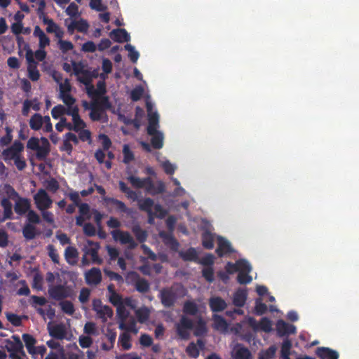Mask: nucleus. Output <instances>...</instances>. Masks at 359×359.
Listing matches in <instances>:
<instances>
[{
    "instance_id": "obj_1",
    "label": "nucleus",
    "mask_w": 359,
    "mask_h": 359,
    "mask_svg": "<svg viewBox=\"0 0 359 359\" xmlns=\"http://www.w3.org/2000/svg\"><path fill=\"white\" fill-rule=\"evenodd\" d=\"M32 302L31 304L34 308L39 315H40L44 320H46V316L52 320L55 316V311L51 306H49L46 311L38 306H42L47 303V299L44 297H39L32 295L31 297Z\"/></svg>"
},
{
    "instance_id": "obj_2",
    "label": "nucleus",
    "mask_w": 359,
    "mask_h": 359,
    "mask_svg": "<svg viewBox=\"0 0 359 359\" xmlns=\"http://www.w3.org/2000/svg\"><path fill=\"white\" fill-rule=\"evenodd\" d=\"M48 292L50 297L56 301L71 297L74 294L72 287L65 284L53 285L48 288Z\"/></svg>"
},
{
    "instance_id": "obj_3",
    "label": "nucleus",
    "mask_w": 359,
    "mask_h": 359,
    "mask_svg": "<svg viewBox=\"0 0 359 359\" xmlns=\"http://www.w3.org/2000/svg\"><path fill=\"white\" fill-rule=\"evenodd\" d=\"M100 248V245L98 242L87 240L86 244L84 245L82 248V251L86 256L91 257V262L93 264L100 265L102 264L103 260L98 255Z\"/></svg>"
},
{
    "instance_id": "obj_4",
    "label": "nucleus",
    "mask_w": 359,
    "mask_h": 359,
    "mask_svg": "<svg viewBox=\"0 0 359 359\" xmlns=\"http://www.w3.org/2000/svg\"><path fill=\"white\" fill-rule=\"evenodd\" d=\"M26 46L29 47L27 44ZM26 60L28 63V76L32 81H37L40 78V73L37 69V62L34 60L33 51L28 48L26 51Z\"/></svg>"
},
{
    "instance_id": "obj_5",
    "label": "nucleus",
    "mask_w": 359,
    "mask_h": 359,
    "mask_svg": "<svg viewBox=\"0 0 359 359\" xmlns=\"http://www.w3.org/2000/svg\"><path fill=\"white\" fill-rule=\"evenodd\" d=\"M159 298L164 307L171 308L177 300V294L173 287L163 288L160 291Z\"/></svg>"
},
{
    "instance_id": "obj_6",
    "label": "nucleus",
    "mask_w": 359,
    "mask_h": 359,
    "mask_svg": "<svg viewBox=\"0 0 359 359\" xmlns=\"http://www.w3.org/2000/svg\"><path fill=\"white\" fill-rule=\"evenodd\" d=\"M93 310L95 311L102 322H106L108 318L113 316V310L109 306L102 305V301L95 299L93 301Z\"/></svg>"
},
{
    "instance_id": "obj_7",
    "label": "nucleus",
    "mask_w": 359,
    "mask_h": 359,
    "mask_svg": "<svg viewBox=\"0 0 359 359\" xmlns=\"http://www.w3.org/2000/svg\"><path fill=\"white\" fill-rule=\"evenodd\" d=\"M34 199L36 207L40 210H44L46 209L49 208L53 203L52 199L48 195L47 192L43 189H40L38 190L37 193L34 195Z\"/></svg>"
},
{
    "instance_id": "obj_8",
    "label": "nucleus",
    "mask_w": 359,
    "mask_h": 359,
    "mask_svg": "<svg viewBox=\"0 0 359 359\" xmlns=\"http://www.w3.org/2000/svg\"><path fill=\"white\" fill-rule=\"evenodd\" d=\"M24 149V145L20 141L15 140L8 148L4 149L2 152L4 160L7 162L13 160L20 155V152Z\"/></svg>"
},
{
    "instance_id": "obj_9",
    "label": "nucleus",
    "mask_w": 359,
    "mask_h": 359,
    "mask_svg": "<svg viewBox=\"0 0 359 359\" xmlns=\"http://www.w3.org/2000/svg\"><path fill=\"white\" fill-rule=\"evenodd\" d=\"M111 234L114 240L119 241L121 244H128L131 250L135 249L137 246V243L128 231L114 230L111 232Z\"/></svg>"
},
{
    "instance_id": "obj_10",
    "label": "nucleus",
    "mask_w": 359,
    "mask_h": 359,
    "mask_svg": "<svg viewBox=\"0 0 359 359\" xmlns=\"http://www.w3.org/2000/svg\"><path fill=\"white\" fill-rule=\"evenodd\" d=\"M85 280L89 285H97L102 281V273L99 268L93 267L85 273Z\"/></svg>"
},
{
    "instance_id": "obj_11",
    "label": "nucleus",
    "mask_w": 359,
    "mask_h": 359,
    "mask_svg": "<svg viewBox=\"0 0 359 359\" xmlns=\"http://www.w3.org/2000/svg\"><path fill=\"white\" fill-rule=\"evenodd\" d=\"M231 357L233 359H252L250 351L241 344H237L234 346Z\"/></svg>"
},
{
    "instance_id": "obj_12",
    "label": "nucleus",
    "mask_w": 359,
    "mask_h": 359,
    "mask_svg": "<svg viewBox=\"0 0 359 359\" xmlns=\"http://www.w3.org/2000/svg\"><path fill=\"white\" fill-rule=\"evenodd\" d=\"M5 343V348L8 352H22L25 355L23 345L19 336L13 335L12 340L6 339Z\"/></svg>"
},
{
    "instance_id": "obj_13",
    "label": "nucleus",
    "mask_w": 359,
    "mask_h": 359,
    "mask_svg": "<svg viewBox=\"0 0 359 359\" xmlns=\"http://www.w3.org/2000/svg\"><path fill=\"white\" fill-rule=\"evenodd\" d=\"M217 244L218 245L215 252L219 257H222L225 255L231 254L233 252L230 242L222 236L218 237Z\"/></svg>"
},
{
    "instance_id": "obj_14",
    "label": "nucleus",
    "mask_w": 359,
    "mask_h": 359,
    "mask_svg": "<svg viewBox=\"0 0 359 359\" xmlns=\"http://www.w3.org/2000/svg\"><path fill=\"white\" fill-rule=\"evenodd\" d=\"M277 333L280 337H284L296 333V327L287 323L283 320H278L276 323Z\"/></svg>"
},
{
    "instance_id": "obj_15",
    "label": "nucleus",
    "mask_w": 359,
    "mask_h": 359,
    "mask_svg": "<svg viewBox=\"0 0 359 359\" xmlns=\"http://www.w3.org/2000/svg\"><path fill=\"white\" fill-rule=\"evenodd\" d=\"M109 36L118 43L128 42L130 40V36L125 29H114L109 33Z\"/></svg>"
},
{
    "instance_id": "obj_16",
    "label": "nucleus",
    "mask_w": 359,
    "mask_h": 359,
    "mask_svg": "<svg viewBox=\"0 0 359 359\" xmlns=\"http://www.w3.org/2000/svg\"><path fill=\"white\" fill-rule=\"evenodd\" d=\"M316 354L320 359H339L338 352L328 347L317 348Z\"/></svg>"
},
{
    "instance_id": "obj_17",
    "label": "nucleus",
    "mask_w": 359,
    "mask_h": 359,
    "mask_svg": "<svg viewBox=\"0 0 359 359\" xmlns=\"http://www.w3.org/2000/svg\"><path fill=\"white\" fill-rule=\"evenodd\" d=\"M31 204L29 199L18 198L14 205V210L18 215H23L30 210Z\"/></svg>"
},
{
    "instance_id": "obj_18",
    "label": "nucleus",
    "mask_w": 359,
    "mask_h": 359,
    "mask_svg": "<svg viewBox=\"0 0 359 359\" xmlns=\"http://www.w3.org/2000/svg\"><path fill=\"white\" fill-rule=\"evenodd\" d=\"M209 306L212 311L221 312L226 309L227 304L222 297H214L210 299Z\"/></svg>"
},
{
    "instance_id": "obj_19",
    "label": "nucleus",
    "mask_w": 359,
    "mask_h": 359,
    "mask_svg": "<svg viewBox=\"0 0 359 359\" xmlns=\"http://www.w3.org/2000/svg\"><path fill=\"white\" fill-rule=\"evenodd\" d=\"M127 180L131 184V185L136 189L145 188L146 184H149V187L151 186V177H149L141 179L130 175L127 177Z\"/></svg>"
},
{
    "instance_id": "obj_20",
    "label": "nucleus",
    "mask_w": 359,
    "mask_h": 359,
    "mask_svg": "<svg viewBox=\"0 0 359 359\" xmlns=\"http://www.w3.org/2000/svg\"><path fill=\"white\" fill-rule=\"evenodd\" d=\"M106 92V84L103 81H99L97 83V89H95L93 85L87 88V93L90 97H92L104 95Z\"/></svg>"
},
{
    "instance_id": "obj_21",
    "label": "nucleus",
    "mask_w": 359,
    "mask_h": 359,
    "mask_svg": "<svg viewBox=\"0 0 359 359\" xmlns=\"http://www.w3.org/2000/svg\"><path fill=\"white\" fill-rule=\"evenodd\" d=\"M149 124L147 128L148 135H154L158 131L157 128L158 127L159 116L157 112L149 113L148 114Z\"/></svg>"
},
{
    "instance_id": "obj_22",
    "label": "nucleus",
    "mask_w": 359,
    "mask_h": 359,
    "mask_svg": "<svg viewBox=\"0 0 359 359\" xmlns=\"http://www.w3.org/2000/svg\"><path fill=\"white\" fill-rule=\"evenodd\" d=\"M65 258L69 264H76L79 258L78 250L75 247L68 246L65 250Z\"/></svg>"
},
{
    "instance_id": "obj_23",
    "label": "nucleus",
    "mask_w": 359,
    "mask_h": 359,
    "mask_svg": "<svg viewBox=\"0 0 359 359\" xmlns=\"http://www.w3.org/2000/svg\"><path fill=\"white\" fill-rule=\"evenodd\" d=\"M151 187H149V184H146L145 187V190L148 194L154 196L165 192V186L164 182L162 181H158L156 184H154L153 180L151 179Z\"/></svg>"
},
{
    "instance_id": "obj_24",
    "label": "nucleus",
    "mask_w": 359,
    "mask_h": 359,
    "mask_svg": "<svg viewBox=\"0 0 359 359\" xmlns=\"http://www.w3.org/2000/svg\"><path fill=\"white\" fill-rule=\"evenodd\" d=\"M49 334L55 339H63L66 336V330L62 324H57L48 327Z\"/></svg>"
},
{
    "instance_id": "obj_25",
    "label": "nucleus",
    "mask_w": 359,
    "mask_h": 359,
    "mask_svg": "<svg viewBox=\"0 0 359 359\" xmlns=\"http://www.w3.org/2000/svg\"><path fill=\"white\" fill-rule=\"evenodd\" d=\"M0 204L4 210L3 220L13 219V210H12L13 204L10 201V200L8 198H3L1 201Z\"/></svg>"
},
{
    "instance_id": "obj_26",
    "label": "nucleus",
    "mask_w": 359,
    "mask_h": 359,
    "mask_svg": "<svg viewBox=\"0 0 359 359\" xmlns=\"http://www.w3.org/2000/svg\"><path fill=\"white\" fill-rule=\"evenodd\" d=\"M22 339L28 353L31 355L36 354L37 353L35 348L36 339L32 335L26 333L22 334Z\"/></svg>"
},
{
    "instance_id": "obj_27",
    "label": "nucleus",
    "mask_w": 359,
    "mask_h": 359,
    "mask_svg": "<svg viewBox=\"0 0 359 359\" xmlns=\"http://www.w3.org/2000/svg\"><path fill=\"white\" fill-rule=\"evenodd\" d=\"M104 335L109 341L110 344L108 345L105 343H102L101 346L104 351H108L114 347L116 339V332L113 329L107 328Z\"/></svg>"
},
{
    "instance_id": "obj_28",
    "label": "nucleus",
    "mask_w": 359,
    "mask_h": 359,
    "mask_svg": "<svg viewBox=\"0 0 359 359\" xmlns=\"http://www.w3.org/2000/svg\"><path fill=\"white\" fill-rule=\"evenodd\" d=\"M97 99L93 101V105H95L102 111L106 112L107 109H109L111 107V102L109 97L105 95L100 97H95Z\"/></svg>"
},
{
    "instance_id": "obj_29",
    "label": "nucleus",
    "mask_w": 359,
    "mask_h": 359,
    "mask_svg": "<svg viewBox=\"0 0 359 359\" xmlns=\"http://www.w3.org/2000/svg\"><path fill=\"white\" fill-rule=\"evenodd\" d=\"M138 205L140 210L147 212L149 216L153 215L152 208L154 205L153 199L150 198H145L144 199L140 200Z\"/></svg>"
},
{
    "instance_id": "obj_30",
    "label": "nucleus",
    "mask_w": 359,
    "mask_h": 359,
    "mask_svg": "<svg viewBox=\"0 0 359 359\" xmlns=\"http://www.w3.org/2000/svg\"><path fill=\"white\" fill-rule=\"evenodd\" d=\"M247 292L244 290H238L233 294V304L237 307H242L245 304Z\"/></svg>"
},
{
    "instance_id": "obj_31",
    "label": "nucleus",
    "mask_w": 359,
    "mask_h": 359,
    "mask_svg": "<svg viewBox=\"0 0 359 359\" xmlns=\"http://www.w3.org/2000/svg\"><path fill=\"white\" fill-rule=\"evenodd\" d=\"M182 311L186 315L196 316L198 313V306L195 302L187 300L184 303Z\"/></svg>"
},
{
    "instance_id": "obj_32",
    "label": "nucleus",
    "mask_w": 359,
    "mask_h": 359,
    "mask_svg": "<svg viewBox=\"0 0 359 359\" xmlns=\"http://www.w3.org/2000/svg\"><path fill=\"white\" fill-rule=\"evenodd\" d=\"M104 201L112 205H114L116 210V211L122 212V213H127L129 212V209L127 208L126 205L114 198H104Z\"/></svg>"
},
{
    "instance_id": "obj_33",
    "label": "nucleus",
    "mask_w": 359,
    "mask_h": 359,
    "mask_svg": "<svg viewBox=\"0 0 359 359\" xmlns=\"http://www.w3.org/2000/svg\"><path fill=\"white\" fill-rule=\"evenodd\" d=\"M181 258L185 262H198V254L195 248H190L186 251L180 253Z\"/></svg>"
},
{
    "instance_id": "obj_34",
    "label": "nucleus",
    "mask_w": 359,
    "mask_h": 359,
    "mask_svg": "<svg viewBox=\"0 0 359 359\" xmlns=\"http://www.w3.org/2000/svg\"><path fill=\"white\" fill-rule=\"evenodd\" d=\"M132 232L135 235L136 239L140 243H144L148 237L147 231L142 229L139 224H135L132 227Z\"/></svg>"
},
{
    "instance_id": "obj_35",
    "label": "nucleus",
    "mask_w": 359,
    "mask_h": 359,
    "mask_svg": "<svg viewBox=\"0 0 359 359\" xmlns=\"http://www.w3.org/2000/svg\"><path fill=\"white\" fill-rule=\"evenodd\" d=\"M201 238L202 245L204 248L212 250L214 248V237L209 231H204L202 233Z\"/></svg>"
},
{
    "instance_id": "obj_36",
    "label": "nucleus",
    "mask_w": 359,
    "mask_h": 359,
    "mask_svg": "<svg viewBox=\"0 0 359 359\" xmlns=\"http://www.w3.org/2000/svg\"><path fill=\"white\" fill-rule=\"evenodd\" d=\"M130 341L131 337L130 334L128 332H123L118 337V343L122 347L123 350L128 351L132 347Z\"/></svg>"
},
{
    "instance_id": "obj_37",
    "label": "nucleus",
    "mask_w": 359,
    "mask_h": 359,
    "mask_svg": "<svg viewBox=\"0 0 359 359\" xmlns=\"http://www.w3.org/2000/svg\"><path fill=\"white\" fill-rule=\"evenodd\" d=\"M43 126L42 116L36 113L33 114L29 119V126L33 130H39Z\"/></svg>"
},
{
    "instance_id": "obj_38",
    "label": "nucleus",
    "mask_w": 359,
    "mask_h": 359,
    "mask_svg": "<svg viewBox=\"0 0 359 359\" xmlns=\"http://www.w3.org/2000/svg\"><path fill=\"white\" fill-rule=\"evenodd\" d=\"M118 187H119L120 191L122 193L125 194L128 198L132 199L133 201L137 200V194L136 191L130 189L124 182L119 181Z\"/></svg>"
},
{
    "instance_id": "obj_39",
    "label": "nucleus",
    "mask_w": 359,
    "mask_h": 359,
    "mask_svg": "<svg viewBox=\"0 0 359 359\" xmlns=\"http://www.w3.org/2000/svg\"><path fill=\"white\" fill-rule=\"evenodd\" d=\"M136 290L140 293H146L150 289V285L147 280L143 278H138L135 283Z\"/></svg>"
},
{
    "instance_id": "obj_40",
    "label": "nucleus",
    "mask_w": 359,
    "mask_h": 359,
    "mask_svg": "<svg viewBox=\"0 0 359 359\" xmlns=\"http://www.w3.org/2000/svg\"><path fill=\"white\" fill-rule=\"evenodd\" d=\"M93 77H95V76L89 70L86 69L78 76V81L88 88L90 86H92L91 82Z\"/></svg>"
},
{
    "instance_id": "obj_41",
    "label": "nucleus",
    "mask_w": 359,
    "mask_h": 359,
    "mask_svg": "<svg viewBox=\"0 0 359 359\" xmlns=\"http://www.w3.org/2000/svg\"><path fill=\"white\" fill-rule=\"evenodd\" d=\"M214 327L218 330L225 331L227 330L228 323L222 316L219 315L213 316Z\"/></svg>"
},
{
    "instance_id": "obj_42",
    "label": "nucleus",
    "mask_w": 359,
    "mask_h": 359,
    "mask_svg": "<svg viewBox=\"0 0 359 359\" xmlns=\"http://www.w3.org/2000/svg\"><path fill=\"white\" fill-rule=\"evenodd\" d=\"M152 136L151 139V143L152 147L156 149H160L163 146V134L157 131L156 133L151 135Z\"/></svg>"
},
{
    "instance_id": "obj_43",
    "label": "nucleus",
    "mask_w": 359,
    "mask_h": 359,
    "mask_svg": "<svg viewBox=\"0 0 359 359\" xmlns=\"http://www.w3.org/2000/svg\"><path fill=\"white\" fill-rule=\"evenodd\" d=\"M22 234L27 240L34 239L36 235V227L31 224H25L22 229Z\"/></svg>"
},
{
    "instance_id": "obj_44",
    "label": "nucleus",
    "mask_w": 359,
    "mask_h": 359,
    "mask_svg": "<svg viewBox=\"0 0 359 359\" xmlns=\"http://www.w3.org/2000/svg\"><path fill=\"white\" fill-rule=\"evenodd\" d=\"M276 348L271 346L266 350L261 351L258 355V359H273L275 357Z\"/></svg>"
},
{
    "instance_id": "obj_45",
    "label": "nucleus",
    "mask_w": 359,
    "mask_h": 359,
    "mask_svg": "<svg viewBox=\"0 0 359 359\" xmlns=\"http://www.w3.org/2000/svg\"><path fill=\"white\" fill-rule=\"evenodd\" d=\"M267 311V306L266 304L262 302L261 299H257L255 300V306L254 308V313L257 316H262Z\"/></svg>"
},
{
    "instance_id": "obj_46",
    "label": "nucleus",
    "mask_w": 359,
    "mask_h": 359,
    "mask_svg": "<svg viewBox=\"0 0 359 359\" xmlns=\"http://www.w3.org/2000/svg\"><path fill=\"white\" fill-rule=\"evenodd\" d=\"M106 115V112L102 111L95 105L93 106V109L90 110L89 116L93 121H101L103 115Z\"/></svg>"
},
{
    "instance_id": "obj_47",
    "label": "nucleus",
    "mask_w": 359,
    "mask_h": 359,
    "mask_svg": "<svg viewBox=\"0 0 359 359\" xmlns=\"http://www.w3.org/2000/svg\"><path fill=\"white\" fill-rule=\"evenodd\" d=\"M60 306L62 311L69 316H72L75 311L74 306L70 301H62L60 303Z\"/></svg>"
},
{
    "instance_id": "obj_48",
    "label": "nucleus",
    "mask_w": 359,
    "mask_h": 359,
    "mask_svg": "<svg viewBox=\"0 0 359 359\" xmlns=\"http://www.w3.org/2000/svg\"><path fill=\"white\" fill-rule=\"evenodd\" d=\"M123 159L125 164H128L135 158L133 152L130 150L129 145L124 144L123 147Z\"/></svg>"
},
{
    "instance_id": "obj_49",
    "label": "nucleus",
    "mask_w": 359,
    "mask_h": 359,
    "mask_svg": "<svg viewBox=\"0 0 359 359\" xmlns=\"http://www.w3.org/2000/svg\"><path fill=\"white\" fill-rule=\"evenodd\" d=\"M197 263L206 267H213L215 257L212 254H207L201 259H198Z\"/></svg>"
},
{
    "instance_id": "obj_50",
    "label": "nucleus",
    "mask_w": 359,
    "mask_h": 359,
    "mask_svg": "<svg viewBox=\"0 0 359 359\" xmlns=\"http://www.w3.org/2000/svg\"><path fill=\"white\" fill-rule=\"evenodd\" d=\"M186 352L187 355L191 358H196L199 356L200 351L198 348L197 345L194 343L191 342L186 348Z\"/></svg>"
},
{
    "instance_id": "obj_51",
    "label": "nucleus",
    "mask_w": 359,
    "mask_h": 359,
    "mask_svg": "<svg viewBox=\"0 0 359 359\" xmlns=\"http://www.w3.org/2000/svg\"><path fill=\"white\" fill-rule=\"evenodd\" d=\"M43 22L45 25H47L46 32L48 33H54L58 29L59 26L54 22L52 19L48 18L46 16H43Z\"/></svg>"
},
{
    "instance_id": "obj_52",
    "label": "nucleus",
    "mask_w": 359,
    "mask_h": 359,
    "mask_svg": "<svg viewBox=\"0 0 359 359\" xmlns=\"http://www.w3.org/2000/svg\"><path fill=\"white\" fill-rule=\"evenodd\" d=\"M5 130H6V135H4L0 138V144L1 146L8 145L13 140L12 129L10 127L6 126L5 128Z\"/></svg>"
},
{
    "instance_id": "obj_53",
    "label": "nucleus",
    "mask_w": 359,
    "mask_h": 359,
    "mask_svg": "<svg viewBox=\"0 0 359 359\" xmlns=\"http://www.w3.org/2000/svg\"><path fill=\"white\" fill-rule=\"evenodd\" d=\"M176 325L191 330L194 328V322L188 317L182 316L180 318V322Z\"/></svg>"
},
{
    "instance_id": "obj_54",
    "label": "nucleus",
    "mask_w": 359,
    "mask_h": 359,
    "mask_svg": "<svg viewBox=\"0 0 359 359\" xmlns=\"http://www.w3.org/2000/svg\"><path fill=\"white\" fill-rule=\"evenodd\" d=\"M125 49L128 51V57H130V60L133 63L137 62V61L140 57V54H139L138 51L135 50V48L129 43H127L125 46Z\"/></svg>"
},
{
    "instance_id": "obj_55",
    "label": "nucleus",
    "mask_w": 359,
    "mask_h": 359,
    "mask_svg": "<svg viewBox=\"0 0 359 359\" xmlns=\"http://www.w3.org/2000/svg\"><path fill=\"white\" fill-rule=\"evenodd\" d=\"M6 316L7 320L15 327H19L22 325V318L17 314L12 313H6Z\"/></svg>"
},
{
    "instance_id": "obj_56",
    "label": "nucleus",
    "mask_w": 359,
    "mask_h": 359,
    "mask_svg": "<svg viewBox=\"0 0 359 359\" xmlns=\"http://www.w3.org/2000/svg\"><path fill=\"white\" fill-rule=\"evenodd\" d=\"M202 276L209 283H212L214 278V269L213 267H205L202 270Z\"/></svg>"
},
{
    "instance_id": "obj_57",
    "label": "nucleus",
    "mask_w": 359,
    "mask_h": 359,
    "mask_svg": "<svg viewBox=\"0 0 359 359\" xmlns=\"http://www.w3.org/2000/svg\"><path fill=\"white\" fill-rule=\"evenodd\" d=\"M259 329L265 332H271L272 330L271 321L266 317L262 318L259 323Z\"/></svg>"
},
{
    "instance_id": "obj_58",
    "label": "nucleus",
    "mask_w": 359,
    "mask_h": 359,
    "mask_svg": "<svg viewBox=\"0 0 359 359\" xmlns=\"http://www.w3.org/2000/svg\"><path fill=\"white\" fill-rule=\"evenodd\" d=\"M35 151H36L37 159L42 161L44 160L49 154L50 147L39 145L37 149H36Z\"/></svg>"
},
{
    "instance_id": "obj_59",
    "label": "nucleus",
    "mask_w": 359,
    "mask_h": 359,
    "mask_svg": "<svg viewBox=\"0 0 359 359\" xmlns=\"http://www.w3.org/2000/svg\"><path fill=\"white\" fill-rule=\"evenodd\" d=\"M65 114V107L62 104L55 106L51 110V115L54 119H58Z\"/></svg>"
},
{
    "instance_id": "obj_60",
    "label": "nucleus",
    "mask_w": 359,
    "mask_h": 359,
    "mask_svg": "<svg viewBox=\"0 0 359 359\" xmlns=\"http://www.w3.org/2000/svg\"><path fill=\"white\" fill-rule=\"evenodd\" d=\"M136 316L140 323L146 322L149 318V311L148 309H140L135 312Z\"/></svg>"
},
{
    "instance_id": "obj_61",
    "label": "nucleus",
    "mask_w": 359,
    "mask_h": 359,
    "mask_svg": "<svg viewBox=\"0 0 359 359\" xmlns=\"http://www.w3.org/2000/svg\"><path fill=\"white\" fill-rule=\"evenodd\" d=\"M79 138L81 142H88L89 144L92 142L91 133L89 130L83 129L77 132Z\"/></svg>"
},
{
    "instance_id": "obj_62",
    "label": "nucleus",
    "mask_w": 359,
    "mask_h": 359,
    "mask_svg": "<svg viewBox=\"0 0 359 359\" xmlns=\"http://www.w3.org/2000/svg\"><path fill=\"white\" fill-rule=\"evenodd\" d=\"M27 217L29 224H38L41 222L39 215L34 210H29L27 212Z\"/></svg>"
},
{
    "instance_id": "obj_63",
    "label": "nucleus",
    "mask_w": 359,
    "mask_h": 359,
    "mask_svg": "<svg viewBox=\"0 0 359 359\" xmlns=\"http://www.w3.org/2000/svg\"><path fill=\"white\" fill-rule=\"evenodd\" d=\"M248 273H249L239 271L237 276V281L242 285L250 283L252 281V278Z\"/></svg>"
},
{
    "instance_id": "obj_64",
    "label": "nucleus",
    "mask_w": 359,
    "mask_h": 359,
    "mask_svg": "<svg viewBox=\"0 0 359 359\" xmlns=\"http://www.w3.org/2000/svg\"><path fill=\"white\" fill-rule=\"evenodd\" d=\"M83 231L86 236L92 237L96 235V229L91 223L84 224Z\"/></svg>"
}]
</instances>
